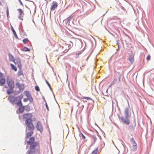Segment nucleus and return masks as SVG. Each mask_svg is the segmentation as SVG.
<instances>
[{
	"mask_svg": "<svg viewBox=\"0 0 154 154\" xmlns=\"http://www.w3.org/2000/svg\"><path fill=\"white\" fill-rule=\"evenodd\" d=\"M20 3L22 5H23V4L21 1H20Z\"/></svg>",
	"mask_w": 154,
	"mask_h": 154,
	"instance_id": "79ce46f5",
	"label": "nucleus"
},
{
	"mask_svg": "<svg viewBox=\"0 0 154 154\" xmlns=\"http://www.w3.org/2000/svg\"><path fill=\"white\" fill-rule=\"evenodd\" d=\"M4 87L5 88H8L7 87V86H5Z\"/></svg>",
	"mask_w": 154,
	"mask_h": 154,
	"instance_id": "a19ab883",
	"label": "nucleus"
},
{
	"mask_svg": "<svg viewBox=\"0 0 154 154\" xmlns=\"http://www.w3.org/2000/svg\"><path fill=\"white\" fill-rule=\"evenodd\" d=\"M72 17L71 16H69V17L67 19V22L68 23V22H69L70 20L71 19H72Z\"/></svg>",
	"mask_w": 154,
	"mask_h": 154,
	"instance_id": "a878e982",
	"label": "nucleus"
},
{
	"mask_svg": "<svg viewBox=\"0 0 154 154\" xmlns=\"http://www.w3.org/2000/svg\"><path fill=\"white\" fill-rule=\"evenodd\" d=\"M119 80L120 81L121 80V74H120L119 76Z\"/></svg>",
	"mask_w": 154,
	"mask_h": 154,
	"instance_id": "58836bf2",
	"label": "nucleus"
},
{
	"mask_svg": "<svg viewBox=\"0 0 154 154\" xmlns=\"http://www.w3.org/2000/svg\"><path fill=\"white\" fill-rule=\"evenodd\" d=\"M129 61L132 64L134 61V56L133 55H131L129 57Z\"/></svg>",
	"mask_w": 154,
	"mask_h": 154,
	"instance_id": "dca6fc26",
	"label": "nucleus"
},
{
	"mask_svg": "<svg viewBox=\"0 0 154 154\" xmlns=\"http://www.w3.org/2000/svg\"><path fill=\"white\" fill-rule=\"evenodd\" d=\"M24 94L27 97L30 102H32L33 101V99L29 91H25L24 92Z\"/></svg>",
	"mask_w": 154,
	"mask_h": 154,
	"instance_id": "6e6552de",
	"label": "nucleus"
},
{
	"mask_svg": "<svg viewBox=\"0 0 154 154\" xmlns=\"http://www.w3.org/2000/svg\"><path fill=\"white\" fill-rule=\"evenodd\" d=\"M35 138L33 137L30 138L29 139V141H27V143L28 144L31 145V144L34 143Z\"/></svg>",
	"mask_w": 154,
	"mask_h": 154,
	"instance_id": "ddd939ff",
	"label": "nucleus"
},
{
	"mask_svg": "<svg viewBox=\"0 0 154 154\" xmlns=\"http://www.w3.org/2000/svg\"><path fill=\"white\" fill-rule=\"evenodd\" d=\"M0 5H1V2H0Z\"/></svg>",
	"mask_w": 154,
	"mask_h": 154,
	"instance_id": "c03bdc74",
	"label": "nucleus"
},
{
	"mask_svg": "<svg viewBox=\"0 0 154 154\" xmlns=\"http://www.w3.org/2000/svg\"><path fill=\"white\" fill-rule=\"evenodd\" d=\"M6 13H7V16L8 17V16L9 15V10H8V7H7V8Z\"/></svg>",
	"mask_w": 154,
	"mask_h": 154,
	"instance_id": "2f4dec72",
	"label": "nucleus"
},
{
	"mask_svg": "<svg viewBox=\"0 0 154 154\" xmlns=\"http://www.w3.org/2000/svg\"><path fill=\"white\" fill-rule=\"evenodd\" d=\"M121 119L122 121L125 124L128 125L129 124L130 122L128 119V117L126 118H126L125 119L124 117H122L121 118Z\"/></svg>",
	"mask_w": 154,
	"mask_h": 154,
	"instance_id": "9d476101",
	"label": "nucleus"
},
{
	"mask_svg": "<svg viewBox=\"0 0 154 154\" xmlns=\"http://www.w3.org/2000/svg\"><path fill=\"white\" fill-rule=\"evenodd\" d=\"M11 66L12 69L14 70L15 71H17V68L13 64H11Z\"/></svg>",
	"mask_w": 154,
	"mask_h": 154,
	"instance_id": "aec40b11",
	"label": "nucleus"
},
{
	"mask_svg": "<svg viewBox=\"0 0 154 154\" xmlns=\"http://www.w3.org/2000/svg\"><path fill=\"white\" fill-rule=\"evenodd\" d=\"M97 139L96 137L95 136H93L92 138V140L93 141H94V143H95L97 140Z\"/></svg>",
	"mask_w": 154,
	"mask_h": 154,
	"instance_id": "c85d7f7f",
	"label": "nucleus"
},
{
	"mask_svg": "<svg viewBox=\"0 0 154 154\" xmlns=\"http://www.w3.org/2000/svg\"><path fill=\"white\" fill-rule=\"evenodd\" d=\"M70 42L72 44V42L70 41Z\"/></svg>",
	"mask_w": 154,
	"mask_h": 154,
	"instance_id": "37998d69",
	"label": "nucleus"
},
{
	"mask_svg": "<svg viewBox=\"0 0 154 154\" xmlns=\"http://www.w3.org/2000/svg\"><path fill=\"white\" fill-rule=\"evenodd\" d=\"M150 56L149 55L146 57V60H149L150 59Z\"/></svg>",
	"mask_w": 154,
	"mask_h": 154,
	"instance_id": "473e14b6",
	"label": "nucleus"
},
{
	"mask_svg": "<svg viewBox=\"0 0 154 154\" xmlns=\"http://www.w3.org/2000/svg\"><path fill=\"white\" fill-rule=\"evenodd\" d=\"M3 76V74L1 72H0V78H1Z\"/></svg>",
	"mask_w": 154,
	"mask_h": 154,
	"instance_id": "4c0bfd02",
	"label": "nucleus"
},
{
	"mask_svg": "<svg viewBox=\"0 0 154 154\" xmlns=\"http://www.w3.org/2000/svg\"><path fill=\"white\" fill-rule=\"evenodd\" d=\"M28 99L27 98H24L23 100V101L24 102H27L28 100Z\"/></svg>",
	"mask_w": 154,
	"mask_h": 154,
	"instance_id": "c9c22d12",
	"label": "nucleus"
},
{
	"mask_svg": "<svg viewBox=\"0 0 154 154\" xmlns=\"http://www.w3.org/2000/svg\"><path fill=\"white\" fill-rule=\"evenodd\" d=\"M117 80V79H114L112 82L111 83L110 86L115 84L116 83Z\"/></svg>",
	"mask_w": 154,
	"mask_h": 154,
	"instance_id": "b1692460",
	"label": "nucleus"
},
{
	"mask_svg": "<svg viewBox=\"0 0 154 154\" xmlns=\"http://www.w3.org/2000/svg\"><path fill=\"white\" fill-rule=\"evenodd\" d=\"M23 71L21 70H19L17 73V75L18 76H20L21 75H23Z\"/></svg>",
	"mask_w": 154,
	"mask_h": 154,
	"instance_id": "4be33fe9",
	"label": "nucleus"
},
{
	"mask_svg": "<svg viewBox=\"0 0 154 154\" xmlns=\"http://www.w3.org/2000/svg\"><path fill=\"white\" fill-rule=\"evenodd\" d=\"M23 118L26 119L25 121L28 120H32V116L31 113L24 114L23 115Z\"/></svg>",
	"mask_w": 154,
	"mask_h": 154,
	"instance_id": "423d86ee",
	"label": "nucleus"
},
{
	"mask_svg": "<svg viewBox=\"0 0 154 154\" xmlns=\"http://www.w3.org/2000/svg\"><path fill=\"white\" fill-rule=\"evenodd\" d=\"M18 11L20 13L19 18L21 20H23V17L24 15V12L21 9H18Z\"/></svg>",
	"mask_w": 154,
	"mask_h": 154,
	"instance_id": "9b49d317",
	"label": "nucleus"
},
{
	"mask_svg": "<svg viewBox=\"0 0 154 154\" xmlns=\"http://www.w3.org/2000/svg\"><path fill=\"white\" fill-rule=\"evenodd\" d=\"M16 85L20 90L23 91L24 89V85L23 84H20L19 82H17L16 84Z\"/></svg>",
	"mask_w": 154,
	"mask_h": 154,
	"instance_id": "f8f14e48",
	"label": "nucleus"
},
{
	"mask_svg": "<svg viewBox=\"0 0 154 154\" xmlns=\"http://www.w3.org/2000/svg\"><path fill=\"white\" fill-rule=\"evenodd\" d=\"M17 60V64L18 65H19V64H20V60L19 59H18L17 60Z\"/></svg>",
	"mask_w": 154,
	"mask_h": 154,
	"instance_id": "f704fd0d",
	"label": "nucleus"
},
{
	"mask_svg": "<svg viewBox=\"0 0 154 154\" xmlns=\"http://www.w3.org/2000/svg\"><path fill=\"white\" fill-rule=\"evenodd\" d=\"M45 105H46V108L47 109V110H49V108H48V106L47 104V103H45Z\"/></svg>",
	"mask_w": 154,
	"mask_h": 154,
	"instance_id": "e433bc0d",
	"label": "nucleus"
},
{
	"mask_svg": "<svg viewBox=\"0 0 154 154\" xmlns=\"http://www.w3.org/2000/svg\"><path fill=\"white\" fill-rule=\"evenodd\" d=\"M130 141L132 145V151H135L136 150L137 147V145L135 142V141L134 140V138H132L130 140Z\"/></svg>",
	"mask_w": 154,
	"mask_h": 154,
	"instance_id": "39448f33",
	"label": "nucleus"
},
{
	"mask_svg": "<svg viewBox=\"0 0 154 154\" xmlns=\"http://www.w3.org/2000/svg\"><path fill=\"white\" fill-rule=\"evenodd\" d=\"M5 82V80L4 78H2L0 80V85L3 86Z\"/></svg>",
	"mask_w": 154,
	"mask_h": 154,
	"instance_id": "f3484780",
	"label": "nucleus"
},
{
	"mask_svg": "<svg viewBox=\"0 0 154 154\" xmlns=\"http://www.w3.org/2000/svg\"><path fill=\"white\" fill-rule=\"evenodd\" d=\"M45 82H46V84H47V85L50 88H51V86L50 85V84L46 80H45Z\"/></svg>",
	"mask_w": 154,
	"mask_h": 154,
	"instance_id": "7c9ffc66",
	"label": "nucleus"
},
{
	"mask_svg": "<svg viewBox=\"0 0 154 154\" xmlns=\"http://www.w3.org/2000/svg\"><path fill=\"white\" fill-rule=\"evenodd\" d=\"M58 6V3L56 2L53 1L52 2V5H51L50 8L51 11H53L55 10Z\"/></svg>",
	"mask_w": 154,
	"mask_h": 154,
	"instance_id": "0eeeda50",
	"label": "nucleus"
},
{
	"mask_svg": "<svg viewBox=\"0 0 154 154\" xmlns=\"http://www.w3.org/2000/svg\"><path fill=\"white\" fill-rule=\"evenodd\" d=\"M39 147L38 143L35 142L31 144L30 146V150L28 152L29 154H30L32 152H34L36 151L35 149H38Z\"/></svg>",
	"mask_w": 154,
	"mask_h": 154,
	"instance_id": "7ed1b4c3",
	"label": "nucleus"
},
{
	"mask_svg": "<svg viewBox=\"0 0 154 154\" xmlns=\"http://www.w3.org/2000/svg\"><path fill=\"white\" fill-rule=\"evenodd\" d=\"M8 56L10 60L14 62L15 64H16V62L15 60L14 59L13 56L11 54H8Z\"/></svg>",
	"mask_w": 154,
	"mask_h": 154,
	"instance_id": "4468645a",
	"label": "nucleus"
},
{
	"mask_svg": "<svg viewBox=\"0 0 154 154\" xmlns=\"http://www.w3.org/2000/svg\"><path fill=\"white\" fill-rule=\"evenodd\" d=\"M11 29L12 31L13 32L15 37L17 38V34L16 32L15 31V30L12 27V26H11Z\"/></svg>",
	"mask_w": 154,
	"mask_h": 154,
	"instance_id": "6ab92c4d",
	"label": "nucleus"
},
{
	"mask_svg": "<svg viewBox=\"0 0 154 154\" xmlns=\"http://www.w3.org/2000/svg\"><path fill=\"white\" fill-rule=\"evenodd\" d=\"M98 151V148L95 149L92 152L91 154H97Z\"/></svg>",
	"mask_w": 154,
	"mask_h": 154,
	"instance_id": "412c9836",
	"label": "nucleus"
},
{
	"mask_svg": "<svg viewBox=\"0 0 154 154\" xmlns=\"http://www.w3.org/2000/svg\"><path fill=\"white\" fill-rule=\"evenodd\" d=\"M81 54V53H76V56H75L76 57L78 58V57L79 55H80Z\"/></svg>",
	"mask_w": 154,
	"mask_h": 154,
	"instance_id": "72a5a7b5",
	"label": "nucleus"
},
{
	"mask_svg": "<svg viewBox=\"0 0 154 154\" xmlns=\"http://www.w3.org/2000/svg\"><path fill=\"white\" fill-rule=\"evenodd\" d=\"M6 82L9 89L7 90V93L10 95L14 93L13 89L14 87V82L11 78L8 77L6 79Z\"/></svg>",
	"mask_w": 154,
	"mask_h": 154,
	"instance_id": "f03ea898",
	"label": "nucleus"
},
{
	"mask_svg": "<svg viewBox=\"0 0 154 154\" xmlns=\"http://www.w3.org/2000/svg\"><path fill=\"white\" fill-rule=\"evenodd\" d=\"M82 135L83 138H85V136L83 134H82Z\"/></svg>",
	"mask_w": 154,
	"mask_h": 154,
	"instance_id": "ea45409f",
	"label": "nucleus"
},
{
	"mask_svg": "<svg viewBox=\"0 0 154 154\" xmlns=\"http://www.w3.org/2000/svg\"><path fill=\"white\" fill-rule=\"evenodd\" d=\"M82 99H87V100H91V98L89 97H82Z\"/></svg>",
	"mask_w": 154,
	"mask_h": 154,
	"instance_id": "bb28decb",
	"label": "nucleus"
},
{
	"mask_svg": "<svg viewBox=\"0 0 154 154\" xmlns=\"http://www.w3.org/2000/svg\"><path fill=\"white\" fill-rule=\"evenodd\" d=\"M23 96L22 94L16 97L11 95L9 96L8 98V100L11 103L16 104L17 106L19 107L18 110L19 112L21 113L23 112L25 109L24 106H22L23 104L21 101Z\"/></svg>",
	"mask_w": 154,
	"mask_h": 154,
	"instance_id": "f257e3e1",
	"label": "nucleus"
},
{
	"mask_svg": "<svg viewBox=\"0 0 154 154\" xmlns=\"http://www.w3.org/2000/svg\"><path fill=\"white\" fill-rule=\"evenodd\" d=\"M25 124L29 131H33L34 126L32 123V120H28L25 122Z\"/></svg>",
	"mask_w": 154,
	"mask_h": 154,
	"instance_id": "20e7f679",
	"label": "nucleus"
},
{
	"mask_svg": "<svg viewBox=\"0 0 154 154\" xmlns=\"http://www.w3.org/2000/svg\"><path fill=\"white\" fill-rule=\"evenodd\" d=\"M117 80V79H114L112 82L111 83L110 86L115 84L116 83Z\"/></svg>",
	"mask_w": 154,
	"mask_h": 154,
	"instance_id": "393cba45",
	"label": "nucleus"
},
{
	"mask_svg": "<svg viewBox=\"0 0 154 154\" xmlns=\"http://www.w3.org/2000/svg\"><path fill=\"white\" fill-rule=\"evenodd\" d=\"M30 131L26 135V137L29 138L31 137L33 133V131Z\"/></svg>",
	"mask_w": 154,
	"mask_h": 154,
	"instance_id": "a211bd4d",
	"label": "nucleus"
},
{
	"mask_svg": "<svg viewBox=\"0 0 154 154\" xmlns=\"http://www.w3.org/2000/svg\"><path fill=\"white\" fill-rule=\"evenodd\" d=\"M129 112V108H126L125 109V117L126 118L129 117V116L128 115V112Z\"/></svg>",
	"mask_w": 154,
	"mask_h": 154,
	"instance_id": "2eb2a0df",
	"label": "nucleus"
},
{
	"mask_svg": "<svg viewBox=\"0 0 154 154\" xmlns=\"http://www.w3.org/2000/svg\"><path fill=\"white\" fill-rule=\"evenodd\" d=\"M23 51H29L30 50L27 47H25L23 48Z\"/></svg>",
	"mask_w": 154,
	"mask_h": 154,
	"instance_id": "5701e85b",
	"label": "nucleus"
},
{
	"mask_svg": "<svg viewBox=\"0 0 154 154\" xmlns=\"http://www.w3.org/2000/svg\"><path fill=\"white\" fill-rule=\"evenodd\" d=\"M28 41V38H26L23 40V42L24 44H26L27 42Z\"/></svg>",
	"mask_w": 154,
	"mask_h": 154,
	"instance_id": "cd10ccee",
	"label": "nucleus"
},
{
	"mask_svg": "<svg viewBox=\"0 0 154 154\" xmlns=\"http://www.w3.org/2000/svg\"><path fill=\"white\" fill-rule=\"evenodd\" d=\"M36 127L37 130L40 132H42L43 131V128L40 122L38 121L36 124Z\"/></svg>",
	"mask_w": 154,
	"mask_h": 154,
	"instance_id": "1a4fd4ad",
	"label": "nucleus"
},
{
	"mask_svg": "<svg viewBox=\"0 0 154 154\" xmlns=\"http://www.w3.org/2000/svg\"><path fill=\"white\" fill-rule=\"evenodd\" d=\"M35 90L36 91H40L39 87L38 86H36L35 87Z\"/></svg>",
	"mask_w": 154,
	"mask_h": 154,
	"instance_id": "c756f323",
	"label": "nucleus"
}]
</instances>
